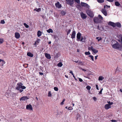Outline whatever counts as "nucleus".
<instances>
[{
    "instance_id": "f257e3e1",
    "label": "nucleus",
    "mask_w": 122,
    "mask_h": 122,
    "mask_svg": "<svg viewBox=\"0 0 122 122\" xmlns=\"http://www.w3.org/2000/svg\"><path fill=\"white\" fill-rule=\"evenodd\" d=\"M118 41L120 42L121 45L119 44L118 43L114 40L112 41L111 44L112 46L114 48L118 49L120 50H122V37L120 39L118 40Z\"/></svg>"
},
{
    "instance_id": "f03ea898",
    "label": "nucleus",
    "mask_w": 122,
    "mask_h": 122,
    "mask_svg": "<svg viewBox=\"0 0 122 122\" xmlns=\"http://www.w3.org/2000/svg\"><path fill=\"white\" fill-rule=\"evenodd\" d=\"M23 84L21 82L17 84L16 89L18 90H20V88L24 89H25L26 87L23 86Z\"/></svg>"
},
{
    "instance_id": "7ed1b4c3",
    "label": "nucleus",
    "mask_w": 122,
    "mask_h": 122,
    "mask_svg": "<svg viewBox=\"0 0 122 122\" xmlns=\"http://www.w3.org/2000/svg\"><path fill=\"white\" fill-rule=\"evenodd\" d=\"M87 14L91 17H93L94 15L92 12L90 10H88L86 11Z\"/></svg>"
},
{
    "instance_id": "20e7f679",
    "label": "nucleus",
    "mask_w": 122,
    "mask_h": 122,
    "mask_svg": "<svg viewBox=\"0 0 122 122\" xmlns=\"http://www.w3.org/2000/svg\"><path fill=\"white\" fill-rule=\"evenodd\" d=\"M66 4L72 6L74 3L73 0H66Z\"/></svg>"
},
{
    "instance_id": "39448f33",
    "label": "nucleus",
    "mask_w": 122,
    "mask_h": 122,
    "mask_svg": "<svg viewBox=\"0 0 122 122\" xmlns=\"http://www.w3.org/2000/svg\"><path fill=\"white\" fill-rule=\"evenodd\" d=\"M80 15L81 18L83 19H86L87 17V16L86 14L83 12H82L80 13Z\"/></svg>"
},
{
    "instance_id": "423d86ee",
    "label": "nucleus",
    "mask_w": 122,
    "mask_h": 122,
    "mask_svg": "<svg viewBox=\"0 0 122 122\" xmlns=\"http://www.w3.org/2000/svg\"><path fill=\"white\" fill-rule=\"evenodd\" d=\"M101 12L105 16L107 15V11L106 10L104 9H102V10Z\"/></svg>"
},
{
    "instance_id": "0eeeda50",
    "label": "nucleus",
    "mask_w": 122,
    "mask_h": 122,
    "mask_svg": "<svg viewBox=\"0 0 122 122\" xmlns=\"http://www.w3.org/2000/svg\"><path fill=\"white\" fill-rule=\"evenodd\" d=\"M26 109L28 110H32L33 108L31 105L29 104L26 106Z\"/></svg>"
},
{
    "instance_id": "6e6552de",
    "label": "nucleus",
    "mask_w": 122,
    "mask_h": 122,
    "mask_svg": "<svg viewBox=\"0 0 122 122\" xmlns=\"http://www.w3.org/2000/svg\"><path fill=\"white\" fill-rule=\"evenodd\" d=\"M77 41L80 40L81 38V34L80 32H78L77 34Z\"/></svg>"
},
{
    "instance_id": "1a4fd4ad",
    "label": "nucleus",
    "mask_w": 122,
    "mask_h": 122,
    "mask_svg": "<svg viewBox=\"0 0 122 122\" xmlns=\"http://www.w3.org/2000/svg\"><path fill=\"white\" fill-rule=\"evenodd\" d=\"M15 37L17 39H19L20 37V35L18 32L15 33Z\"/></svg>"
},
{
    "instance_id": "9d476101",
    "label": "nucleus",
    "mask_w": 122,
    "mask_h": 122,
    "mask_svg": "<svg viewBox=\"0 0 122 122\" xmlns=\"http://www.w3.org/2000/svg\"><path fill=\"white\" fill-rule=\"evenodd\" d=\"M55 5L57 7L59 8H60L61 7V5L60 4V3L59 2H58L56 4H55Z\"/></svg>"
},
{
    "instance_id": "9b49d317",
    "label": "nucleus",
    "mask_w": 122,
    "mask_h": 122,
    "mask_svg": "<svg viewBox=\"0 0 122 122\" xmlns=\"http://www.w3.org/2000/svg\"><path fill=\"white\" fill-rule=\"evenodd\" d=\"M81 5L82 6L86 7V8H88L89 6L87 4L84 2H81Z\"/></svg>"
},
{
    "instance_id": "f8f14e48",
    "label": "nucleus",
    "mask_w": 122,
    "mask_h": 122,
    "mask_svg": "<svg viewBox=\"0 0 122 122\" xmlns=\"http://www.w3.org/2000/svg\"><path fill=\"white\" fill-rule=\"evenodd\" d=\"M108 24L109 25H111V26L114 27H115L116 26L115 23L111 21H110L109 22Z\"/></svg>"
},
{
    "instance_id": "ddd939ff",
    "label": "nucleus",
    "mask_w": 122,
    "mask_h": 122,
    "mask_svg": "<svg viewBox=\"0 0 122 122\" xmlns=\"http://www.w3.org/2000/svg\"><path fill=\"white\" fill-rule=\"evenodd\" d=\"M45 56L46 58L48 59H50L51 58V56L49 54L46 53L45 54Z\"/></svg>"
},
{
    "instance_id": "4468645a",
    "label": "nucleus",
    "mask_w": 122,
    "mask_h": 122,
    "mask_svg": "<svg viewBox=\"0 0 122 122\" xmlns=\"http://www.w3.org/2000/svg\"><path fill=\"white\" fill-rule=\"evenodd\" d=\"M76 34V32L75 31H73L71 35V38L73 39L75 38Z\"/></svg>"
},
{
    "instance_id": "2eb2a0df",
    "label": "nucleus",
    "mask_w": 122,
    "mask_h": 122,
    "mask_svg": "<svg viewBox=\"0 0 122 122\" xmlns=\"http://www.w3.org/2000/svg\"><path fill=\"white\" fill-rule=\"evenodd\" d=\"M122 71V70L120 68L117 67L115 70V72L116 73H118L121 71Z\"/></svg>"
},
{
    "instance_id": "dca6fc26",
    "label": "nucleus",
    "mask_w": 122,
    "mask_h": 122,
    "mask_svg": "<svg viewBox=\"0 0 122 122\" xmlns=\"http://www.w3.org/2000/svg\"><path fill=\"white\" fill-rule=\"evenodd\" d=\"M28 98L27 96H23L20 99V101L21 100H25V99H28Z\"/></svg>"
},
{
    "instance_id": "f3484780",
    "label": "nucleus",
    "mask_w": 122,
    "mask_h": 122,
    "mask_svg": "<svg viewBox=\"0 0 122 122\" xmlns=\"http://www.w3.org/2000/svg\"><path fill=\"white\" fill-rule=\"evenodd\" d=\"M111 107V106L108 104H106L105 106V108L106 109H108L109 108Z\"/></svg>"
},
{
    "instance_id": "a211bd4d",
    "label": "nucleus",
    "mask_w": 122,
    "mask_h": 122,
    "mask_svg": "<svg viewBox=\"0 0 122 122\" xmlns=\"http://www.w3.org/2000/svg\"><path fill=\"white\" fill-rule=\"evenodd\" d=\"M98 20L99 18L98 17H95L94 19V21L95 22L98 23L99 22Z\"/></svg>"
},
{
    "instance_id": "6ab92c4d",
    "label": "nucleus",
    "mask_w": 122,
    "mask_h": 122,
    "mask_svg": "<svg viewBox=\"0 0 122 122\" xmlns=\"http://www.w3.org/2000/svg\"><path fill=\"white\" fill-rule=\"evenodd\" d=\"M42 34L40 30H38L37 32V35L38 37L41 36Z\"/></svg>"
},
{
    "instance_id": "aec40b11",
    "label": "nucleus",
    "mask_w": 122,
    "mask_h": 122,
    "mask_svg": "<svg viewBox=\"0 0 122 122\" xmlns=\"http://www.w3.org/2000/svg\"><path fill=\"white\" fill-rule=\"evenodd\" d=\"M116 26L117 27L120 28L121 27V24L119 22H117L115 23Z\"/></svg>"
},
{
    "instance_id": "412c9836",
    "label": "nucleus",
    "mask_w": 122,
    "mask_h": 122,
    "mask_svg": "<svg viewBox=\"0 0 122 122\" xmlns=\"http://www.w3.org/2000/svg\"><path fill=\"white\" fill-rule=\"evenodd\" d=\"M27 55L28 56L31 57H33V54L30 52H28L27 53Z\"/></svg>"
},
{
    "instance_id": "4be33fe9",
    "label": "nucleus",
    "mask_w": 122,
    "mask_h": 122,
    "mask_svg": "<svg viewBox=\"0 0 122 122\" xmlns=\"http://www.w3.org/2000/svg\"><path fill=\"white\" fill-rule=\"evenodd\" d=\"M40 41V39H37V41H36L35 42L34 45L38 44L39 42V41Z\"/></svg>"
},
{
    "instance_id": "5701e85b",
    "label": "nucleus",
    "mask_w": 122,
    "mask_h": 122,
    "mask_svg": "<svg viewBox=\"0 0 122 122\" xmlns=\"http://www.w3.org/2000/svg\"><path fill=\"white\" fill-rule=\"evenodd\" d=\"M61 14L62 15H65L66 12L62 10L61 12Z\"/></svg>"
},
{
    "instance_id": "b1692460",
    "label": "nucleus",
    "mask_w": 122,
    "mask_h": 122,
    "mask_svg": "<svg viewBox=\"0 0 122 122\" xmlns=\"http://www.w3.org/2000/svg\"><path fill=\"white\" fill-rule=\"evenodd\" d=\"M92 51L95 54L98 52V50L94 48H93Z\"/></svg>"
},
{
    "instance_id": "393cba45",
    "label": "nucleus",
    "mask_w": 122,
    "mask_h": 122,
    "mask_svg": "<svg viewBox=\"0 0 122 122\" xmlns=\"http://www.w3.org/2000/svg\"><path fill=\"white\" fill-rule=\"evenodd\" d=\"M115 5L117 6H119L120 5V4L118 1H116L115 2Z\"/></svg>"
},
{
    "instance_id": "a878e982",
    "label": "nucleus",
    "mask_w": 122,
    "mask_h": 122,
    "mask_svg": "<svg viewBox=\"0 0 122 122\" xmlns=\"http://www.w3.org/2000/svg\"><path fill=\"white\" fill-rule=\"evenodd\" d=\"M97 28L99 30H103V28L102 26L100 27L99 25L97 26Z\"/></svg>"
},
{
    "instance_id": "bb28decb",
    "label": "nucleus",
    "mask_w": 122,
    "mask_h": 122,
    "mask_svg": "<svg viewBox=\"0 0 122 122\" xmlns=\"http://www.w3.org/2000/svg\"><path fill=\"white\" fill-rule=\"evenodd\" d=\"M104 78V77L103 76H100L99 77L98 80L99 81L102 80Z\"/></svg>"
},
{
    "instance_id": "cd10ccee",
    "label": "nucleus",
    "mask_w": 122,
    "mask_h": 122,
    "mask_svg": "<svg viewBox=\"0 0 122 122\" xmlns=\"http://www.w3.org/2000/svg\"><path fill=\"white\" fill-rule=\"evenodd\" d=\"M47 32L48 33H50V32L52 33L53 31L51 29H50L47 30Z\"/></svg>"
},
{
    "instance_id": "c85d7f7f",
    "label": "nucleus",
    "mask_w": 122,
    "mask_h": 122,
    "mask_svg": "<svg viewBox=\"0 0 122 122\" xmlns=\"http://www.w3.org/2000/svg\"><path fill=\"white\" fill-rule=\"evenodd\" d=\"M78 64L79 65H84L83 63L81 61H79L78 62Z\"/></svg>"
},
{
    "instance_id": "c756f323",
    "label": "nucleus",
    "mask_w": 122,
    "mask_h": 122,
    "mask_svg": "<svg viewBox=\"0 0 122 122\" xmlns=\"http://www.w3.org/2000/svg\"><path fill=\"white\" fill-rule=\"evenodd\" d=\"M62 65L63 64L61 63V62H59L57 64V66L60 67H61Z\"/></svg>"
},
{
    "instance_id": "7c9ffc66",
    "label": "nucleus",
    "mask_w": 122,
    "mask_h": 122,
    "mask_svg": "<svg viewBox=\"0 0 122 122\" xmlns=\"http://www.w3.org/2000/svg\"><path fill=\"white\" fill-rule=\"evenodd\" d=\"M93 48V46H91L90 47H88V50L89 51L92 50V51Z\"/></svg>"
},
{
    "instance_id": "2f4dec72",
    "label": "nucleus",
    "mask_w": 122,
    "mask_h": 122,
    "mask_svg": "<svg viewBox=\"0 0 122 122\" xmlns=\"http://www.w3.org/2000/svg\"><path fill=\"white\" fill-rule=\"evenodd\" d=\"M41 9L40 8H39L38 9H37L36 8V9L34 10H36L37 12H39V11H41Z\"/></svg>"
},
{
    "instance_id": "473e14b6",
    "label": "nucleus",
    "mask_w": 122,
    "mask_h": 122,
    "mask_svg": "<svg viewBox=\"0 0 122 122\" xmlns=\"http://www.w3.org/2000/svg\"><path fill=\"white\" fill-rule=\"evenodd\" d=\"M97 0L99 3H102L104 2V0Z\"/></svg>"
},
{
    "instance_id": "72a5a7b5",
    "label": "nucleus",
    "mask_w": 122,
    "mask_h": 122,
    "mask_svg": "<svg viewBox=\"0 0 122 122\" xmlns=\"http://www.w3.org/2000/svg\"><path fill=\"white\" fill-rule=\"evenodd\" d=\"M24 25L25 26L26 28H29V25L27 24L26 23H24Z\"/></svg>"
},
{
    "instance_id": "f704fd0d",
    "label": "nucleus",
    "mask_w": 122,
    "mask_h": 122,
    "mask_svg": "<svg viewBox=\"0 0 122 122\" xmlns=\"http://www.w3.org/2000/svg\"><path fill=\"white\" fill-rule=\"evenodd\" d=\"M107 103H108V104L110 105V106L113 104V103L112 102H111L110 101L107 102Z\"/></svg>"
},
{
    "instance_id": "c9c22d12",
    "label": "nucleus",
    "mask_w": 122,
    "mask_h": 122,
    "mask_svg": "<svg viewBox=\"0 0 122 122\" xmlns=\"http://www.w3.org/2000/svg\"><path fill=\"white\" fill-rule=\"evenodd\" d=\"M85 54L86 55H89L90 54V53L89 51L88 52H85Z\"/></svg>"
},
{
    "instance_id": "e433bc0d",
    "label": "nucleus",
    "mask_w": 122,
    "mask_h": 122,
    "mask_svg": "<svg viewBox=\"0 0 122 122\" xmlns=\"http://www.w3.org/2000/svg\"><path fill=\"white\" fill-rule=\"evenodd\" d=\"M52 95L51 94V92L50 91H49L48 93V96L51 97V96Z\"/></svg>"
},
{
    "instance_id": "4c0bfd02",
    "label": "nucleus",
    "mask_w": 122,
    "mask_h": 122,
    "mask_svg": "<svg viewBox=\"0 0 122 122\" xmlns=\"http://www.w3.org/2000/svg\"><path fill=\"white\" fill-rule=\"evenodd\" d=\"M88 57L90 58L91 59L92 61H94L93 56L90 55Z\"/></svg>"
},
{
    "instance_id": "58836bf2",
    "label": "nucleus",
    "mask_w": 122,
    "mask_h": 122,
    "mask_svg": "<svg viewBox=\"0 0 122 122\" xmlns=\"http://www.w3.org/2000/svg\"><path fill=\"white\" fill-rule=\"evenodd\" d=\"M99 18L101 19V20H102L103 19V18L102 16L100 15H98Z\"/></svg>"
},
{
    "instance_id": "ea45409f",
    "label": "nucleus",
    "mask_w": 122,
    "mask_h": 122,
    "mask_svg": "<svg viewBox=\"0 0 122 122\" xmlns=\"http://www.w3.org/2000/svg\"><path fill=\"white\" fill-rule=\"evenodd\" d=\"M86 39V38H83V37L82 36L81 38L80 41H82L83 40H84V41H84Z\"/></svg>"
},
{
    "instance_id": "a19ab883",
    "label": "nucleus",
    "mask_w": 122,
    "mask_h": 122,
    "mask_svg": "<svg viewBox=\"0 0 122 122\" xmlns=\"http://www.w3.org/2000/svg\"><path fill=\"white\" fill-rule=\"evenodd\" d=\"M86 88L88 90H90L91 88V87L89 86H87L86 87Z\"/></svg>"
},
{
    "instance_id": "79ce46f5",
    "label": "nucleus",
    "mask_w": 122,
    "mask_h": 122,
    "mask_svg": "<svg viewBox=\"0 0 122 122\" xmlns=\"http://www.w3.org/2000/svg\"><path fill=\"white\" fill-rule=\"evenodd\" d=\"M3 41V40L2 39H0V44L2 43Z\"/></svg>"
},
{
    "instance_id": "37998d69",
    "label": "nucleus",
    "mask_w": 122,
    "mask_h": 122,
    "mask_svg": "<svg viewBox=\"0 0 122 122\" xmlns=\"http://www.w3.org/2000/svg\"><path fill=\"white\" fill-rule=\"evenodd\" d=\"M74 1L78 4H79L80 3V0H74Z\"/></svg>"
},
{
    "instance_id": "c03bdc74",
    "label": "nucleus",
    "mask_w": 122,
    "mask_h": 122,
    "mask_svg": "<svg viewBox=\"0 0 122 122\" xmlns=\"http://www.w3.org/2000/svg\"><path fill=\"white\" fill-rule=\"evenodd\" d=\"M5 21L3 20H1L0 22V23L2 24H4L5 23Z\"/></svg>"
},
{
    "instance_id": "a18cd8bd",
    "label": "nucleus",
    "mask_w": 122,
    "mask_h": 122,
    "mask_svg": "<svg viewBox=\"0 0 122 122\" xmlns=\"http://www.w3.org/2000/svg\"><path fill=\"white\" fill-rule=\"evenodd\" d=\"M54 90L56 91H57L58 90V89L57 87H54Z\"/></svg>"
},
{
    "instance_id": "49530a36",
    "label": "nucleus",
    "mask_w": 122,
    "mask_h": 122,
    "mask_svg": "<svg viewBox=\"0 0 122 122\" xmlns=\"http://www.w3.org/2000/svg\"><path fill=\"white\" fill-rule=\"evenodd\" d=\"M71 31V30L69 29L67 33V35H68V34L70 33Z\"/></svg>"
},
{
    "instance_id": "de8ad7c7",
    "label": "nucleus",
    "mask_w": 122,
    "mask_h": 122,
    "mask_svg": "<svg viewBox=\"0 0 122 122\" xmlns=\"http://www.w3.org/2000/svg\"><path fill=\"white\" fill-rule=\"evenodd\" d=\"M103 90V88H102V89H101V90H100V91L99 92V94H102V90Z\"/></svg>"
},
{
    "instance_id": "09e8293b",
    "label": "nucleus",
    "mask_w": 122,
    "mask_h": 122,
    "mask_svg": "<svg viewBox=\"0 0 122 122\" xmlns=\"http://www.w3.org/2000/svg\"><path fill=\"white\" fill-rule=\"evenodd\" d=\"M102 38L101 37H99V38L98 39V41H100L101 40H102Z\"/></svg>"
},
{
    "instance_id": "8fccbe9b",
    "label": "nucleus",
    "mask_w": 122,
    "mask_h": 122,
    "mask_svg": "<svg viewBox=\"0 0 122 122\" xmlns=\"http://www.w3.org/2000/svg\"><path fill=\"white\" fill-rule=\"evenodd\" d=\"M93 99L95 101L97 99V98L95 97H93Z\"/></svg>"
},
{
    "instance_id": "3c124183",
    "label": "nucleus",
    "mask_w": 122,
    "mask_h": 122,
    "mask_svg": "<svg viewBox=\"0 0 122 122\" xmlns=\"http://www.w3.org/2000/svg\"><path fill=\"white\" fill-rule=\"evenodd\" d=\"M78 78L79 79V80L80 82H82L83 81V80L81 79L80 78Z\"/></svg>"
},
{
    "instance_id": "603ef678",
    "label": "nucleus",
    "mask_w": 122,
    "mask_h": 122,
    "mask_svg": "<svg viewBox=\"0 0 122 122\" xmlns=\"http://www.w3.org/2000/svg\"><path fill=\"white\" fill-rule=\"evenodd\" d=\"M110 121H111L112 122H116L117 121L116 120H111Z\"/></svg>"
},
{
    "instance_id": "864d4df0",
    "label": "nucleus",
    "mask_w": 122,
    "mask_h": 122,
    "mask_svg": "<svg viewBox=\"0 0 122 122\" xmlns=\"http://www.w3.org/2000/svg\"><path fill=\"white\" fill-rule=\"evenodd\" d=\"M96 86L97 89V90H98L99 89V88H98V85H97L96 84Z\"/></svg>"
},
{
    "instance_id": "5fc2aeb1",
    "label": "nucleus",
    "mask_w": 122,
    "mask_h": 122,
    "mask_svg": "<svg viewBox=\"0 0 122 122\" xmlns=\"http://www.w3.org/2000/svg\"><path fill=\"white\" fill-rule=\"evenodd\" d=\"M19 90V92L20 93L22 92L23 91V89H20Z\"/></svg>"
},
{
    "instance_id": "6e6d98bb",
    "label": "nucleus",
    "mask_w": 122,
    "mask_h": 122,
    "mask_svg": "<svg viewBox=\"0 0 122 122\" xmlns=\"http://www.w3.org/2000/svg\"><path fill=\"white\" fill-rule=\"evenodd\" d=\"M70 73H71L72 74V75H73V74H74L73 73V72H72V71H70Z\"/></svg>"
},
{
    "instance_id": "4d7b16f0",
    "label": "nucleus",
    "mask_w": 122,
    "mask_h": 122,
    "mask_svg": "<svg viewBox=\"0 0 122 122\" xmlns=\"http://www.w3.org/2000/svg\"><path fill=\"white\" fill-rule=\"evenodd\" d=\"M26 65V64H24V65H23V66H24V67H25V68H27V67H28V64H26V65H27V66H25V65Z\"/></svg>"
},
{
    "instance_id": "13d9d810",
    "label": "nucleus",
    "mask_w": 122,
    "mask_h": 122,
    "mask_svg": "<svg viewBox=\"0 0 122 122\" xmlns=\"http://www.w3.org/2000/svg\"><path fill=\"white\" fill-rule=\"evenodd\" d=\"M72 107H68V109L69 110H71V109H72Z\"/></svg>"
},
{
    "instance_id": "bf43d9fd",
    "label": "nucleus",
    "mask_w": 122,
    "mask_h": 122,
    "mask_svg": "<svg viewBox=\"0 0 122 122\" xmlns=\"http://www.w3.org/2000/svg\"><path fill=\"white\" fill-rule=\"evenodd\" d=\"M1 61H3V63L4 64L5 63V61H4L3 60H2L0 59V62Z\"/></svg>"
},
{
    "instance_id": "052dcab7",
    "label": "nucleus",
    "mask_w": 122,
    "mask_h": 122,
    "mask_svg": "<svg viewBox=\"0 0 122 122\" xmlns=\"http://www.w3.org/2000/svg\"><path fill=\"white\" fill-rule=\"evenodd\" d=\"M73 77L74 78V79H75V80H77V79H76L75 77V76H74V74L73 75H72Z\"/></svg>"
},
{
    "instance_id": "680f3d73",
    "label": "nucleus",
    "mask_w": 122,
    "mask_h": 122,
    "mask_svg": "<svg viewBox=\"0 0 122 122\" xmlns=\"http://www.w3.org/2000/svg\"><path fill=\"white\" fill-rule=\"evenodd\" d=\"M81 69L83 71H86V70H85V69H83L81 68Z\"/></svg>"
},
{
    "instance_id": "e2e57ef3",
    "label": "nucleus",
    "mask_w": 122,
    "mask_h": 122,
    "mask_svg": "<svg viewBox=\"0 0 122 122\" xmlns=\"http://www.w3.org/2000/svg\"><path fill=\"white\" fill-rule=\"evenodd\" d=\"M39 74H40V75H42L43 74V73H42V72H39Z\"/></svg>"
},
{
    "instance_id": "0e129e2a",
    "label": "nucleus",
    "mask_w": 122,
    "mask_h": 122,
    "mask_svg": "<svg viewBox=\"0 0 122 122\" xmlns=\"http://www.w3.org/2000/svg\"><path fill=\"white\" fill-rule=\"evenodd\" d=\"M63 102H62L61 103V105H62L63 104Z\"/></svg>"
},
{
    "instance_id": "69168bd1",
    "label": "nucleus",
    "mask_w": 122,
    "mask_h": 122,
    "mask_svg": "<svg viewBox=\"0 0 122 122\" xmlns=\"http://www.w3.org/2000/svg\"><path fill=\"white\" fill-rule=\"evenodd\" d=\"M98 56V55H97L96 56H95V59L96 60L97 59V57Z\"/></svg>"
},
{
    "instance_id": "338daca9",
    "label": "nucleus",
    "mask_w": 122,
    "mask_h": 122,
    "mask_svg": "<svg viewBox=\"0 0 122 122\" xmlns=\"http://www.w3.org/2000/svg\"><path fill=\"white\" fill-rule=\"evenodd\" d=\"M106 6H107V7H108L109 8H110V6H109V5L108 6V5H106Z\"/></svg>"
},
{
    "instance_id": "774afa93",
    "label": "nucleus",
    "mask_w": 122,
    "mask_h": 122,
    "mask_svg": "<svg viewBox=\"0 0 122 122\" xmlns=\"http://www.w3.org/2000/svg\"><path fill=\"white\" fill-rule=\"evenodd\" d=\"M74 61L76 63H78L79 61Z\"/></svg>"
}]
</instances>
